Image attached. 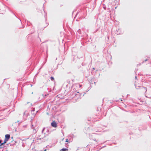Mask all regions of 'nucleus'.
Segmentation results:
<instances>
[{
    "instance_id": "20e7f679",
    "label": "nucleus",
    "mask_w": 151,
    "mask_h": 151,
    "mask_svg": "<svg viewBox=\"0 0 151 151\" xmlns=\"http://www.w3.org/2000/svg\"><path fill=\"white\" fill-rule=\"evenodd\" d=\"M50 79L51 81H53L54 80V78L52 77H51L50 78Z\"/></svg>"
},
{
    "instance_id": "f257e3e1",
    "label": "nucleus",
    "mask_w": 151,
    "mask_h": 151,
    "mask_svg": "<svg viewBox=\"0 0 151 151\" xmlns=\"http://www.w3.org/2000/svg\"><path fill=\"white\" fill-rule=\"evenodd\" d=\"M10 138V136L9 134H6L5 135V139H4L5 143H6L9 140Z\"/></svg>"
},
{
    "instance_id": "423d86ee",
    "label": "nucleus",
    "mask_w": 151,
    "mask_h": 151,
    "mask_svg": "<svg viewBox=\"0 0 151 151\" xmlns=\"http://www.w3.org/2000/svg\"><path fill=\"white\" fill-rule=\"evenodd\" d=\"M65 142H68V139H66V141H65Z\"/></svg>"
},
{
    "instance_id": "f03ea898",
    "label": "nucleus",
    "mask_w": 151,
    "mask_h": 151,
    "mask_svg": "<svg viewBox=\"0 0 151 151\" xmlns=\"http://www.w3.org/2000/svg\"><path fill=\"white\" fill-rule=\"evenodd\" d=\"M51 125L52 127H57V126L56 122L55 121L51 123Z\"/></svg>"
},
{
    "instance_id": "6e6552de",
    "label": "nucleus",
    "mask_w": 151,
    "mask_h": 151,
    "mask_svg": "<svg viewBox=\"0 0 151 151\" xmlns=\"http://www.w3.org/2000/svg\"><path fill=\"white\" fill-rule=\"evenodd\" d=\"M1 140H0V143H1Z\"/></svg>"
},
{
    "instance_id": "39448f33",
    "label": "nucleus",
    "mask_w": 151,
    "mask_h": 151,
    "mask_svg": "<svg viewBox=\"0 0 151 151\" xmlns=\"http://www.w3.org/2000/svg\"><path fill=\"white\" fill-rule=\"evenodd\" d=\"M5 143L4 141V142L3 143H1V144L0 145V146L4 144L5 143Z\"/></svg>"
},
{
    "instance_id": "0eeeda50",
    "label": "nucleus",
    "mask_w": 151,
    "mask_h": 151,
    "mask_svg": "<svg viewBox=\"0 0 151 151\" xmlns=\"http://www.w3.org/2000/svg\"><path fill=\"white\" fill-rule=\"evenodd\" d=\"M1 140H0V143H1Z\"/></svg>"
},
{
    "instance_id": "7ed1b4c3",
    "label": "nucleus",
    "mask_w": 151,
    "mask_h": 151,
    "mask_svg": "<svg viewBox=\"0 0 151 151\" xmlns=\"http://www.w3.org/2000/svg\"><path fill=\"white\" fill-rule=\"evenodd\" d=\"M68 149H66V148H63L62 149L60 150L62 151H68Z\"/></svg>"
},
{
    "instance_id": "1a4fd4ad",
    "label": "nucleus",
    "mask_w": 151,
    "mask_h": 151,
    "mask_svg": "<svg viewBox=\"0 0 151 151\" xmlns=\"http://www.w3.org/2000/svg\"><path fill=\"white\" fill-rule=\"evenodd\" d=\"M135 78H137V77L136 76H135Z\"/></svg>"
}]
</instances>
